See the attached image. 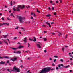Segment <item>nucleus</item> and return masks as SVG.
<instances>
[{"instance_id":"obj_1","label":"nucleus","mask_w":73,"mask_h":73,"mask_svg":"<svg viewBox=\"0 0 73 73\" xmlns=\"http://www.w3.org/2000/svg\"><path fill=\"white\" fill-rule=\"evenodd\" d=\"M50 68L47 67L44 68L42 69V70L39 73H46L49 72L50 70Z\"/></svg>"},{"instance_id":"obj_2","label":"nucleus","mask_w":73,"mask_h":73,"mask_svg":"<svg viewBox=\"0 0 73 73\" xmlns=\"http://www.w3.org/2000/svg\"><path fill=\"white\" fill-rule=\"evenodd\" d=\"M18 19L20 23H24V19H25L24 18L20 16L18 17Z\"/></svg>"},{"instance_id":"obj_3","label":"nucleus","mask_w":73,"mask_h":73,"mask_svg":"<svg viewBox=\"0 0 73 73\" xmlns=\"http://www.w3.org/2000/svg\"><path fill=\"white\" fill-rule=\"evenodd\" d=\"M24 7L25 6L24 5L21 6L20 5H18L17 8L16 9V10L17 11L19 12L20 11V9H23V8H24Z\"/></svg>"},{"instance_id":"obj_4","label":"nucleus","mask_w":73,"mask_h":73,"mask_svg":"<svg viewBox=\"0 0 73 73\" xmlns=\"http://www.w3.org/2000/svg\"><path fill=\"white\" fill-rule=\"evenodd\" d=\"M36 46L39 48V49H41V46L39 44H36Z\"/></svg>"},{"instance_id":"obj_5","label":"nucleus","mask_w":73,"mask_h":73,"mask_svg":"<svg viewBox=\"0 0 73 73\" xmlns=\"http://www.w3.org/2000/svg\"><path fill=\"white\" fill-rule=\"evenodd\" d=\"M2 24V25H9V23H3V24Z\"/></svg>"},{"instance_id":"obj_6","label":"nucleus","mask_w":73,"mask_h":73,"mask_svg":"<svg viewBox=\"0 0 73 73\" xmlns=\"http://www.w3.org/2000/svg\"><path fill=\"white\" fill-rule=\"evenodd\" d=\"M5 63V62L3 61H1L0 63V65H1L2 64H4Z\"/></svg>"},{"instance_id":"obj_7","label":"nucleus","mask_w":73,"mask_h":73,"mask_svg":"<svg viewBox=\"0 0 73 73\" xmlns=\"http://www.w3.org/2000/svg\"><path fill=\"white\" fill-rule=\"evenodd\" d=\"M33 38L34 39L33 40V41H34V42H35V41H36L37 40H36V37H33Z\"/></svg>"},{"instance_id":"obj_8","label":"nucleus","mask_w":73,"mask_h":73,"mask_svg":"<svg viewBox=\"0 0 73 73\" xmlns=\"http://www.w3.org/2000/svg\"><path fill=\"white\" fill-rule=\"evenodd\" d=\"M18 68H16V66H14L13 67V69L14 70H16Z\"/></svg>"},{"instance_id":"obj_9","label":"nucleus","mask_w":73,"mask_h":73,"mask_svg":"<svg viewBox=\"0 0 73 73\" xmlns=\"http://www.w3.org/2000/svg\"><path fill=\"white\" fill-rule=\"evenodd\" d=\"M22 48H24V46H20L19 47H18L19 49H20Z\"/></svg>"},{"instance_id":"obj_10","label":"nucleus","mask_w":73,"mask_h":73,"mask_svg":"<svg viewBox=\"0 0 73 73\" xmlns=\"http://www.w3.org/2000/svg\"><path fill=\"white\" fill-rule=\"evenodd\" d=\"M21 53V51H18L17 52V54H20Z\"/></svg>"},{"instance_id":"obj_11","label":"nucleus","mask_w":73,"mask_h":73,"mask_svg":"<svg viewBox=\"0 0 73 73\" xmlns=\"http://www.w3.org/2000/svg\"><path fill=\"white\" fill-rule=\"evenodd\" d=\"M16 71L17 72H18V73H19L20 72V69H18L17 68V69L16 70Z\"/></svg>"},{"instance_id":"obj_12","label":"nucleus","mask_w":73,"mask_h":73,"mask_svg":"<svg viewBox=\"0 0 73 73\" xmlns=\"http://www.w3.org/2000/svg\"><path fill=\"white\" fill-rule=\"evenodd\" d=\"M11 71H14V70H9V69H7V71H8V72H9L10 73H11Z\"/></svg>"},{"instance_id":"obj_13","label":"nucleus","mask_w":73,"mask_h":73,"mask_svg":"<svg viewBox=\"0 0 73 73\" xmlns=\"http://www.w3.org/2000/svg\"><path fill=\"white\" fill-rule=\"evenodd\" d=\"M4 58H6L7 59H8L9 58V57L7 56H5L3 57Z\"/></svg>"},{"instance_id":"obj_14","label":"nucleus","mask_w":73,"mask_h":73,"mask_svg":"<svg viewBox=\"0 0 73 73\" xmlns=\"http://www.w3.org/2000/svg\"><path fill=\"white\" fill-rule=\"evenodd\" d=\"M23 41L24 42H26L27 41V38L25 37L24 38V40H23Z\"/></svg>"},{"instance_id":"obj_15","label":"nucleus","mask_w":73,"mask_h":73,"mask_svg":"<svg viewBox=\"0 0 73 73\" xmlns=\"http://www.w3.org/2000/svg\"><path fill=\"white\" fill-rule=\"evenodd\" d=\"M3 41L5 42L7 44V45H8V43H7V42L5 40H3Z\"/></svg>"},{"instance_id":"obj_16","label":"nucleus","mask_w":73,"mask_h":73,"mask_svg":"<svg viewBox=\"0 0 73 73\" xmlns=\"http://www.w3.org/2000/svg\"><path fill=\"white\" fill-rule=\"evenodd\" d=\"M11 48V49H12L14 50H16V49H17V48Z\"/></svg>"},{"instance_id":"obj_17","label":"nucleus","mask_w":73,"mask_h":73,"mask_svg":"<svg viewBox=\"0 0 73 73\" xmlns=\"http://www.w3.org/2000/svg\"><path fill=\"white\" fill-rule=\"evenodd\" d=\"M47 17H50V16H51V15L50 14H48L46 15Z\"/></svg>"},{"instance_id":"obj_18","label":"nucleus","mask_w":73,"mask_h":73,"mask_svg":"<svg viewBox=\"0 0 73 73\" xmlns=\"http://www.w3.org/2000/svg\"><path fill=\"white\" fill-rule=\"evenodd\" d=\"M59 33V34L58 35V36H61V34H62V33H61L60 32H58Z\"/></svg>"},{"instance_id":"obj_19","label":"nucleus","mask_w":73,"mask_h":73,"mask_svg":"<svg viewBox=\"0 0 73 73\" xmlns=\"http://www.w3.org/2000/svg\"><path fill=\"white\" fill-rule=\"evenodd\" d=\"M29 46H30V44L29 43H28V48H29Z\"/></svg>"},{"instance_id":"obj_20","label":"nucleus","mask_w":73,"mask_h":73,"mask_svg":"<svg viewBox=\"0 0 73 73\" xmlns=\"http://www.w3.org/2000/svg\"><path fill=\"white\" fill-rule=\"evenodd\" d=\"M47 40L46 39V38H43V40L44 41H46Z\"/></svg>"},{"instance_id":"obj_21","label":"nucleus","mask_w":73,"mask_h":73,"mask_svg":"<svg viewBox=\"0 0 73 73\" xmlns=\"http://www.w3.org/2000/svg\"><path fill=\"white\" fill-rule=\"evenodd\" d=\"M10 5L11 7H12V1H11Z\"/></svg>"},{"instance_id":"obj_22","label":"nucleus","mask_w":73,"mask_h":73,"mask_svg":"<svg viewBox=\"0 0 73 73\" xmlns=\"http://www.w3.org/2000/svg\"><path fill=\"white\" fill-rule=\"evenodd\" d=\"M65 49V48L63 47L62 48V50L63 52H64V49Z\"/></svg>"},{"instance_id":"obj_23","label":"nucleus","mask_w":73,"mask_h":73,"mask_svg":"<svg viewBox=\"0 0 73 73\" xmlns=\"http://www.w3.org/2000/svg\"><path fill=\"white\" fill-rule=\"evenodd\" d=\"M70 66L69 65H68L66 66V68H69Z\"/></svg>"},{"instance_id":"obj_24","label":"nucleus","mask_w":73,"mask_h":73,"mask_svg":"<svg viewBox=\"0 0 73 73\" xmlns=\"http://www.w3.org/2000/svg\"><path fill=\"white\" fill-rule=\"evenodd\" d=\"M50 33H51V34H52V35H55L54 33L51 32Z\"/></svg>"},{"instance_id":"obj_25","label":"nucleus","mask_w":73,"mask_h":73,"mask_svg":"<svg viewBox=\"0 0 73 73\" xmlns=\"http://www.w3.org/2000/svg\"><path fill=\"white\" fill-rule=\"evenodd\" d=\"M13 13H11L10 14V15L9 16H13Z\"/></svg>"},{"instance_id":"obj_26","label":"nucleus","mask_w":73,"mask_h":73,"mask_svg":"<svg viewBox=\"0 0 73 73\" xmlns=\"http://www.w3.org/2000/svg\"><path fill=\"white\" fill-rule=\"evenodd\" d=\"M69 54H70V57H71L72 55H71V53H69Z\"/></svg>"},{"instance_id":"obj_27","label":"nucleus","mask_w":73,"mask_h":73,"mask_svg":"<svg viewBox=\"0 0 73 73\" xmlns=\"http://www.w3.org/2000/svg\"><path fill=\"white\" fill-rule=\"evenodd\" d=\"M11 60H12V61H15V59H11Z\"/></svg>"},{"instance_id":"obj_28","label":"nucleus","mask_w":73,"mask_h":73,"mask_svg":"<svg viewBox=\"0 0 73 73\" xmlns=\"http://www.w3.org/2000/svg\"><path fill=\"white\" fill-rule=\"evenodd\" d=\"M37 12H38V13H40V11H39L38 10V9H37Z\"/></svg>"},{"instance_id":"obj_29","label":"nucleus","mask_w":73,"mask_h":73,"mask_svg":"<svg viewBox=\"0 0 73 73\" xmlns=\"http://www.w3.org/2000/svg\"><path fill=\"white\" fill-rule=\"evenodd\" d=\"M46 23L47 24V25L49 24V23H48V21L46 22Z\"/></svg>"},{"instance_id":"obj_30","label":"nucleus","mask_w":73,"mask_h":73,"mask_svg":"<svg viewBox=\"0 0 73 73\" xmlns=\"http://www.w3.org/2000/svg\"><path fill=\"white\" fill-rule=\"evenodd\" d=\"M50 3L51 4H53V1H50Z\"/></svg>"},{"instance_id":"obj_31","label":"nucleus","mask_w":73,"mask_h":73,"mask_svg":"<svg viewBox=\"0 0 73 73\" xmlns=\"http://www.w3.org/2000/svg\"><path fill=\"white\" fill-rule=\"evenodd\" d=\"M8 36V35H6L5 36H4V38H6V37H7Z\"/></svg>"},{"instance_id":"obj_32","label":"nucleus","mask_w":73,"mask_h":73,"mask_svg":"<svg viewBox=\"0 0 73 73\" xmlns=\"http://www.w3.org/2000/svg\"><path fill=\"white\" fill-rule=\"evenodd\" d=\"M60 61H61L62 62H63L64 61V60H63V59H61L60 60Z\"/></svg>"},{"instance_id":"obj_33","label":"nucleus","mask_w":73,"mask_h":73,"mask_svg":"<svg viewBox=\"0 0 73 73\" xmlns=\"http://www.w3.org/2000/svg\"><path fill=\"white\" fill-rule=\"evenodd\" d=\"M29 7H30V6H26V8H29Z\"/></svg>"},{"instance_id":"obj_34","label":"nucleus","mask_w":73,"mask_h":73,"mask_svg":"<svg viewBox=\"0 0 73 73\" xmlns=\"http://www.w3.org/2000/svg\"><path fill=\"white\" fill-rule=\"evenodd\" d=\"M7 41H8V42H9V44H10V41H9V40L8 39H7Z\"/></svg>"},{"instance_id":"obj_35","label":"nucleus","mask_w":73,"mask_h":73,"mask_svg":"<svg viewBox=\"0 0 73 73\" xmlns=\"http://www.w3.org/2000/svg\"><path fill=\"white\" fill-rule=\"evenodd\" d=\"M67 36H68V35L67 34L66 35V36H65V38H67Z\"/></svg>"},{"instance_id":"obj_36","label":"nucleus","mask_w":73,"mask_h":73,"mask_svg":"<svg viewBox=\"0 0 73 73\" xmlns=\"http://www.w3.org/2000/svg\"><path fill=\"white\" fill-rule=\"evenodd\" d=\"M56 61H57V59H55L54 60V62H56Z\"/></svg>"},{"instance_id":"obj_37","label":"nucleus","mask_w":73,"mask_h":73,"mask_svg":"<svg viewBox=\"0 0 73 73\" xmlns=\"http://www.w3.org/2000/svg\"><path fill=\"white\" fill-rule=\"evenodd\" d=\"M16 27V28H15V29H18V28H19V27Z\"/></svg>"},{"instance_id":"obj_38","label":"nucleus","mask_w":73,"mask_h":73,"mask_svg":"<svg viewBox=\"0 0 73 73\" xmlns=\"http://www.w3.org/2000/svg\"><path fill=\"white\" fill-rule=\"evenodd\" d=\"M49 60H50V61H52V58H49Z\"/></svg>"},{"instance_id":"obj_39","label":"nucleus","mask_w":73,"mask_h":73,"mask_svg":"<svg viewBox=\"0 0 73 73\" xmlns=\"http://www.w3.org/2000/svg\"><path fill=\"white\" fill-rule=\"evenodd\" d=\"M54 57H55V58H57V57H58V56H54Z\"/></svg>"},{"instance_id":"obj_40","label":"nucleus","mask_w":73,"mask_h":73,"mask_svg":"<svg viewBox=\"0 0 73 73\" xmlns=\"http://www.w3.org/2000/svg\"><path fill=\"white\" fill-rule=\"evenodd\" d=\"M13 10H14V11H16V9H15V8H13Z\"/></svg>"},{"instance_id":"obj_41","label":"nucleus","mask_w":73,"mask_h":73,"mask_svg":"<svg viewBox=\"0 0 73 73\" xmlns=\"http://www.w3.org/2000/svg\"><path fill=\"white\" fill-rule=\"evenodd\" d=\"M33 15L35 17L36 15H35V13H33Z\"/></svg>"},{"instance_id":"obj_42","label":"nucleus","mask_w":73,"mask_h":73,"mask_svg":"<svg viewBox=\"0 0 73 73\" xmlns=\"http://www.w3.org/2000/svg\"><path fill=\"white\" fill-rule=\"evenodd\" d=\"M58 67L60 68V67H61V65L60 64H59L58 65Z\"/></svg>"},{"instance_id":"obj_43","label":"nucleus","mask_w":73,"mask_h":73,"mask_svg":"<svg viewBox=\"0 0 73 73\" xmlns=\"http://www.w3.org/2000/svg\"><path fill=\"white\" fill-rule=\"evenodd\" d=\"M48 25H49V27H51V26H50V23H49V24Z\"/></svg>"},{"instance_id":"obj_44","label":"nucleus","mask_w":73,"mask_h":73,"mask_svg":"<svg viewBox=\"0 0 73 73\" xmlns=\"http://www.w3.org/2000/svg\"><path fill=\"white\" fill-rule=\"evenodd\" d=\"M17 38V37H15V38H14V40H15V39H16Z\"/></svg>"},{"instance_id":"obj_45","label":"nucleus","mask_w":73,"mask_h":73,"mask_svg":"<svg viewBox=\"0 0 73 73\" xmlns=\"http://www.w3.org/2000/svg\"><path fill=\"white\" fill-rule=\"evenodd\" d=\"M44 52L45 53H46V50H45L44 51Z\"/></svg>"},{"instance_id":"obj_46","label":"nucleus","mask_w":73,"mask_h":73,"mask_svg":"<svg viewBox=\"0 0 73 73\" xmlns=\"http://www.w3.org/2000/svg\"><path fill=\"white\" fill-rule=\"evenodd\" d=\"M29 40H30V41H33V40H32L31 39V38H29Z\"/></svg>"},{"instance_id":"obj_47","label":"nucleus","mask_w":73,"mask_h":73,"mask_svg":"<svg viewBox=\"0 0 73 73\" xmlns=\"http://www.w3.org/2000/svg\"><path fill=\"white\" fill-rule=\"evenodd\" d=\"M2 20H4V18L2 17Z\"/></svg>"},{"instance_id":"obj_48","label":"nucleus","mask_w":73,"mask_h":73,"mask_svg":"<svg viewBox=\"0 0 73 73\" xmlns=\"http://www.w3.org/2000/svg\"><path fill=\"white\" fill-rule=\"evenodd\" d=\"M54 15H56V13L55 12L54 13Z\"/></svg>"},{"instance_id":"obj_49","label":"nucleus","mask_w":73,"mask_h":73,"mask_svg":"<svg viewBox=\"0 0 73 73\" xmlns=\"http://www.w3.org/2000/svg\"><path fill=\"white\" fill-rule=\"evenodd\" d=\"M14 53H16L17 54V52H16V51H14L13 52Z\"/></svg>"},{"instance_id":"obj_50","label":"nucleus","mask_w":73,"mask_h":73,"mask_svg":"<svg viewBox=\"0 0 73 73\" xmlns=\"http://www.w3.org/2000/svg\"><path fill=\"white\" fill-rule=\"evenodd\" d=\"M14 60H17V58H14Z\"/></svg>"},{"instance_id":"obj_51","label":"nucleus","mask_w":73,"mask_h":73,"mask_svg":"<svg viewBox=\"0 0 73 73\" xmlns=\"http://www.w3.org/2000/svg\"><path fill=\"white\" fill-rule=\"evenodd\" d=\"M54 4H55V3H52V4H51V5H54Z\"/></svg>"},{"instance_id":"obj_52","label":"nucleus","mask_w":73,"mask_h":73,"mask_svg":"<svg viewBox=\"0 0 73 73\" xmlns=\"http://www.w3.org/2000/svg\"><path fill=\"white\" fill-rule=\"evenodd\" d=\"M48 9L50 11V10H51V9L50 7H49Z\"/></svg>"},{"instance_id":"obj_53","label":"nucleus","mask_w":73,"mask_h":73,"mask_svg":"<svg viewBox=\"0 0 73 73\" xmlns=\"http://www.w3.org/2000/svg\"><path fill=\"white\" fill-rule=\"evenodd\" d=\"M2 44V42L0 41V44L1 45Z\"/></svg>"},{"instance_id":"obj_54","label":"nucleus","mask_w":73,"mask_h":73,"mask_svg":"<svg viewBox=\"0 0 73 73\" xmlns=\"http://www.w3.org/2000/svg\"><path fill=\"white\" fill-rule=\"evenodd\" d=\"M21 29H22V30H24V29H25L24 28H21Z\"/></svg>"},{"instance_id":"obj_55","label":"nucleus","mask_w":73,"mask_h":73,"mask_svg":"<svg viewBox=\"0 0 73 73\" xmlns=\"http://www.w3.org/2000/svg\"><path fill=\"white\" fill-rule=\"evenodd\" d=\"M13 4H15V1H13Z\"/></svg>"},{"instance_id":"obj_56","label":"nucleus","mask_w":73,"mask_h":73,"mask_svg":"<svg viewBox=\"0 0 73 73\" xmlns=\"http://www.w3.org/2000/svg\"><path fill=\"white\" fill-rule=\"evenodd\" d=\"M63 65L62 64H60V66H63Z\"/></svg>"},{"instance_id":"obj_57","label":"nucleus","mask_w":73,"mask_h":73,"mask_svg":"<svg viewBox=\"0 0 73 73\" xmlns=\"http://www.w3.org/2000/svg\"><path fill=\"white\" fill-rule=\"evenodd\" d=\"M3 58H4L2 57H1L0 56V58L1 59H3Z\"/></svg>"},{"instance_id":"obj_58","label":"nucleus","mask_w":73,"mask_h":73,"mask_svg":"<svg viewBox=\"0 0 73 73\" xmlns=\"http://www.w3.org/2000/svg\"><path fill=\"white\" fill-rule=\"evenodd\" d=\"M9 60H8L7 62V63H9Z\"/></svg>"},{"instance_id":"obj_59","label":"nucleus","mask_w":73,"mask_h":73,"mask_svg":"<svg viewBox=\"0 0 73 73\" xmlns=\"http://www.w3.org/2000/svg\"><path fill=\"white\" fill-rule=\"evenodd\" d=\"M56 3H58V1H56Z\"/></svg>"},{"instance_id":"obj_60","label":"nucleus","mask_w":73,"mask_h":73,"mask_svg":"<svg viewBox=\"0 0 73 73\" xmlns=\"http://www.w3.org/2000/svg\"><path fill=\"white\" fill-rule=\"evenodd\" d=\"M5 8H7V6L6 5L5 6Z\"/></svg>"},{"instance_id":"obj_61","label":"nucleus","mask_w":73,"mask_h":73,"mask_svg":"<svg viewBox=\"0 0 73 73\" xmlns=\"http://www.w3.org/2000/svg\"><path fill=\"white\" fill-rule=\"evenodd\" d=\"M33 17H31V19H33Z\"/></svg>"},{"instance_id":"obj_62","label":"nucleus","mask_w":73,"mask_h":73,"mask_svg":"<svg viewBox=\"0 0 73 73\" xmlns=\"http://www.w3.org/2000/svg\"><path fill=\"white\" fill-rule=\"evenodd\" d=\"M63 68H65V67H66V66H64L63 65Z\"/></svg>"},{"instance_id":"obj_63","label":"nucleus","mask_w":73,"mask_h":73,"mask_svg":"<svg viewBox=\"0 0 73 73\" xmlns=\"http://www.w3.org/2000/svg\"><path fill=\"white\" fill-rule=\"evenodd\" d=\"M20 67L21 68H22L23 67V65H21Z\"/></svg>"},{"instance_id":"obj_64","label":"nucleus","mask_w":73,"mask_h":73,"mask_svg":"<svg viewBox=\"0 0 73 73\" xmlns=\"http://www.w3.org/2000/svg\"><path fill=\"white\" fill-rule=\"evenodd\" d=\"M3 25V24H2L1 23H0V26H1Z\"/></svg>"}]
</instances>
